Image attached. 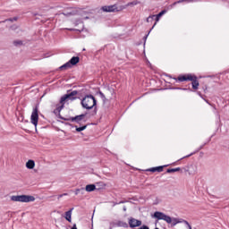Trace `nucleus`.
Wrapping results in <instances>:
<instances>
[{
  "label": "nucleus",
  "instance_id": "27",
  "mask_svg": "<svg viewBox=\"0 0 229 229\" xmlns=\"http://www.w3.org/2000/svg\"><path fill=\"white\" fill-rule=\"evenodd\" d=\"M180 3H185V0H179L177 2H174V4H180Z\"/></svg>",
  "mask_w": 229,
  "mask_h": 229
},
{
  "label": "nucleus",
  "instance_id": "18",
  "mask_svg": "<svg viewBox=\"0 0 229 229\" xmlns=\"http://www.w3.org/2000/svg\"><path fill=\"white\" fill-rule=\"evenodd\" d=\"M78 194H85V189H77L75 190V196H78Z\"/></svg>",
  "mask_w": 229,
  "mask_h": 229
},
{
  "label": "nucleus",
  "instance_id": "29",
  "mask_svg": "<svg viewBox=\"0 0 229 229\" xmlns=\"http://www.w3.org/2000/svg\"><path fill=\"white\" fill-rule=\"evenodd\" d=\"M140 229H149V227H148L147 225H143Z\"/></svg>",
  "mask_w": 229,
  "mask_h": 229
},
{
  "label": "nucleus",
  "instance_id": "16",
  "mask_svg": "<svg viewBox=\"0 0 229 229\" xmlns=\"http://www.w3.org/2000/svg\"><path fill=\"white\" fill-rule=\"evenodd\" d=\"M85 191L87 192H92V191H96V185L95 184H88V185H86Z\"/></svg>",
  "mask_w": 229,
  "mask_h": 229
},
{
  "label": "nucleus",
  "instance_id": "11",
  "mask_svg": "<svg viewBox=\"0 0 229 229\" xmlns=\"http://www.w3.org/2000/svg\"><path fill=\"white\" fill-rule=\"evenodd\" d=\"M192 78L193 80H190V81H192V89H194V90H198V88L199 87V81H198V77L192 75Z\"/></svg>",
  "mask_w": 229,
  "mask_h": 229
},
{
  "label": "nucleus",
  "instance_id": "4",
  "mask_svg": "<svg viewBox=\"0 0 229 229\" xmlns=\"http://www.w3.org/2000/svg\"><path fill=\"white\" fill-rule=\"evenodd\" d=\"M11 201L17 203H32L35 201V198L31 195H13L11 196Z\"/></svg>",
  "mask_w": 229,
  "mask_h": 229
},
{
  "label": "nucleus",
  "instance_id": "23",
  "mask_svg": "<svg viewBox=\"0 0 229 229\" xmlns=\"http://www.w3.org/2000/svg\"><path fill=\"white\" fill-rule=\"evenodd\" d=\"M137 4H139V1H137V0H135V1H133V2H131V3H129L128 4V6H137Z\"/></svg>",
  "mask_w": 229,
  "mask_h": 229
},
{
  "label": "nucleus",
  "instance_id": "28",
  "mask_svg": "<svg viewBox=\"0 0 229 229\" xmlns=\"http://www.w3.org/2000/svg\"><path fill=\"white\" fill-rule=\"evenodd\" d=\"M186 3H196L198 0H184Z\"/></svg>",
  "mask_w": 229,
  "mask_h": 229
},
{
  "label": "nucleus",
  "instance_id": "8",
  "mask_svg": "<svg viewBox=\"0 0 229 229\" xmlns=\"http://www.w3.org/2000/svg\"><path fill=\"white\" fill-rule=\"evenodd\" d=\"M142 225V221L137 220L133 217L129 218V225L131 228H137V226H140Z\"/></svg>",
  "mask_w": 229,
  "mask_h": 229
},
{
  "label": "nucleus",
  "instance_id": "12",
  "mask_svg": "<svg viewBox=\"0 0 229 229\" xmlns=\"http://www.w3.org/2000/svg\"><path fill=\"white\" fill-rule=\"evenodd\" d=\"M72 210H74V208H72L70 210L65 212V216L64 217H65L66 221H68L69 223H71V221H72Z\"/></svg>",
  "mask_w": 229,
  "mask_h": 229
},
{
  "label": "nucleus",
  "instance_id": "3",
  "mask_svg": "<svg viewBox=\"0 0 229 229\" xmlns=\"http://www.w3.org/2000/svg\"><path fill=\"white\" fill-rule=\"evenodd\" d=\"M81 105L83 108H86V110H92V108L97 105L96 98L92 95H87L82 98Z\"/></svg>",
  "mask_w": 229,
  "mask_h": 229
},
{
  "label": "nucleus",
  "instance_id": "6",
  "mask_svg": "<svg viewBox=\"0 0 229 229\" xmlns=\"http://www.w3.org/2000/svg\"><path fill=\"white\" fill-rule=\"evenodd\" d=\"M30 123L37 128V124H38V107L37 106L32 111Z\"/></svg>",
  "mask_w": 229,
  "mask_h": 229
},
{
  "label": "nucleus",
  "instance_id": "1",
  "mask_svg": "<svg viewBox=\"0 0 229 229\" xmlns=\"http://www.w3.org/2000/svg\"><path fill=\"white\" fill-rule=\"evenodd\" d=\"M153 217H155L156 219H158V220L165 221V223H168V225H171V223H172V225L174 226H176V225H178V223H184V225H187L189 229H192V227L191 226V224H189V222H187V220L178 219V218H171V216H169L160 211H156L153 215Z\"/></svg>",
  "mask_w": 229,
  "mask_h": 229
},
{
  "label": "nucleus",
  "instance_id": "7",
  "mask_svg": "<svg viewBox=\"0 0 229 229\" xmlns=\"http://www.w3.org/2000/svg\"><path fill=\"white\" fill-rule=\"evenodd\" d=\"M164 13H165V11H161L157 15L149 16L147 19V22H151V21H153V19H155L156 22L153 25L152 29L155 28V26H157V22H158V21H160V17H162V15H164Z\"/></svg>",
  "mask_w": 229,
  "mask_h": 229
},
{
  "label": "nucleus",
  "instance_id": "9",
  "mask_svg": "<svg viewBox=\"0 0 229 229\" xmlns=\"http://www.w3.org/2000/svg\"><path fill=\"white\" fill-rule=\"evenodd\" d=\"M72 123H77L78 124H81V123H85V114H80L75 117L70 118Z\"/></svg>",
  "mask_w": 229,
  "mask_h": 229
},
{
  "label": "nucleus",
  "instance_id": "32",
  "mask_svg": "<svg viewBox=\"0 0 229 229\" xmlns=\"http://www.w3.org/2000/svg\"><path fill=\"white\" fill-rule=\"evenodd\" d=\"M69 194H67V193H63V196H68Z\"/></svg>",
  "mask_w": 229,
  "mask_h": 229
},
{
  "label": "nucleus",
  "instance_id": "34",
  "mask_svg": "<svg viewBox=\"0 0 229 229\" xmlns=\"http://www.w3.org/2000/svg\"><path fill=\"white\" fill-rule=\"evenodd\" d=\"M145 38H148V35L145 37Z\"/></svg>",
  "mask_w": 229,
  "mask_h": 229
},
{
  "label": "nucleus",
  "instance_id": "24",
  "mask_svg": "<svg viewBox=\"0 0 229 229\" xmlns=\"http://www.w3.org/2000/svg\"><path fill=\"white\" fill-rule=\"evenodd\" d=\"M18 20V18L17 17H14V18H10V19H7V20H5V21H4L3 22H6V21H10V22H13V21H17Z\"/></svg>",
  "mask_w": 229,
  "mask_h": 229
},
{
  "label": "nucleus",
  "instance_id": "2",
  "mask_svg": "<svg viewBox=\"0 0 229 229\" xmlns=\"http://www.w3.org/2000/svg\"><path fill=\"white\" fill-rule=\"evenodd\" d=\"M76 96H78V92L76 90L63 96L60 99V102L56 105V108L54 110V114H60V112L64 110L65 101H74V99H76Z\"/></svg>",
  "mask_w": 229,
  "mask_h": 229
},
{
  "label": "nucleus",
  "instance_id": "15",
  "mask_svg": "<svg viewBox=\"0 0 229 229\" xmlns=\"http://www.w3.org/2000/svg\"><path fill=\"white\" fill-rule=\"evenodd\" d=\"M148 171H150V173H162V171H164V166L152 167L148 169Z\"/></svg>",
  "mask_w": 229,
  "mask_h": 229
},
{
  "label": "nucleus",
  "instance_id": "31",
  "mask_svg": "<svg viewBox=\"0 0 229 229\" xmlns=\"http://www.w3.org/2000/svg\"><path fill=\"white\" fill-rule=\"evenodd\" d=\"M60 198H64V195L63 194L59 195L58 199H60Z\"/></svg>",
  "mask_w": 229,
  "mask_h": 229
},
{
  "label": "nucleus",
  "instance_id": "17",
  "mask_svg": "<svg viewBox=\"0 0 229 229\" xmlns=\"http://www.w3.org/2000/svg\"><path fill=\"white\" fill-rule=\"evenodd\" d=\"M26 167H27V169H34V168H35V161H33V160H29V161L26 163Z\"/></svg>",
  "mask_w": 229,
  "mask_h": 229
},
{
  "label": "nucleus",
  "instance_id": "5",
  "mask_svg": "<svg viewBox=\"0 0 229 229\" xmlns=\"http://www.w3.org/2000/svg\"><path fill=\"white\" fill-rule=\"evenodd\" d=\"M80 63V57L78 56H73L69 62H67L66 64H63L60 69L61 71H64L65 69H71V67H72V65H76V64Z\"/></svg>",
  "mask_w": 229,
  "mask_h": 229
},
{
  "label": "nucleus",
  "instance_id": "25",
  "mask_svg": "<svg viewBox=\"0 0 229 229\" xmlns=\"http://www.w3.org/2000/svg\"><path fill=\"white\" fill-rule=\"evenodd\" d=\"M10 29L13 30V31H15L16 30H19V27L17 25H13L10 27Z\"/></svg>",
  "mask_w": 229,
  "mask_h": 229
},
{
  "label": "nucleus",
  "instance_id": "26",
  "mask_svg": "<svg viewBox=\"0 0 229 229\" xmlns=\"http://www.w3.org/2000/svg\"><path fill=\"white\" fill-rule=\"evenodd\" d=\"M99 95H100L101 98L103 99V101H106V98L105 97V94H103V92H99Z\"/></svg>",
  "mask_w": 229,
  "mask_h": 229
},
{
  "label": "nucleus",
  "instance_id": "19",
  "mask_svg": "<svg viewBox=\"0 0 229 229\" xmlns=\"http://www.w3.org/2000/svg\"><path fill=\"white\" fill-rule=\"evenodd\" d=\"M75 130L78 132L83 131L84 130H87V125H84V126H81V127L75 126Z\"/></svg>",
  "mask_w": 229,
  "mask_h": 229
},
{
  "label": "nucleus",
  "instance_id": "21",
  "mask_svg": "<svg viewBox=\"0 0 229 229\" xmlns=\"http://www.w3.org/2000/svg\"><path fill=\"white\" fill-rule=\"evenodd\" d=\"M178 171H180V167L167 169L166 173H178Z\"/></svg>",
  "mask_w": 229,
  "mask_h": 229
},
{
  "label": "nucleus",
  "instance_id": "10",
  "mask_svg": "<svg viewBox=\"0 0 229 229\" xmlns=\"http://www.w3.org/2000/svg\"><path fill=\"white\" fill-rule=\"evenodd\" d=\"M101 10L103 12H119V10L117 9V5L114 4V5H105L101 8Z\"/></svg>",
  "mask_w": 229,
  "mask_h": 229
},
{
  "label": "nucleus",
  "instance_id": "30",
  "mask_svg": "<svg viewBox=\"0 0 229 229\" xmlns=\"http://www.w3.org/2000/svg\"><path fill=\"white\" fill-rule=\"evenodd\" d=\"M72 229H78V227L76 226V224L73 225V226L72 227Z\"/></svg>",
  "mask_w": 229,
  "mask_h": 229
},
{
  "label": "nucleus",
  "instance_id": "33",
  "mask_svg": "<svg viewBox=\"0 0 229 229\" xmlns=\"http://www.w3.org/2000/svg\"><path fill=\"white\" fill-rule=\"evenodd\" d=\"M123 211L126 212V207H123Z\"/></svg>",
  "mask_w": 229,
  "mask_h": 229
},
{
  "label": "nucleus",
  "instance_id": "13",
  "mask_svg": "<svg viewBox=\"0 0 229 229\" xmlns=\"http://www.w3.org/2000/svg\"><path fill=\"white\" fill-rule=\"evenodd\" d=\"M179 81H191V80H193V77L191 74L188 75H182L178 78Z\"/></svg>",
  "mask_w": 229,
  "mask_h": 229
},
{
  "label": "nucleus",
  "instance_id": "20",
  "mask_svg": "<svg viewBox=\"0 0 229 229\" xmlns=\"http://www.w3.org/2000/svg\"><path fill=\"white\" fill-rule=\"evenodd\" d=\"M114 228H117V222L116 221H113L109 223V229H114Z\"/></svg>",
  "mask_w": 229,
  "mask_h": 229
},
{
  "label": "nucleus",
  "instance_id": "14",
  "mask_svg": "<svg viewBox=\"0 0 229 229\" xmlns=\"http://www.w3.org/2000/svg\"><path fill=\"white\" fill-rule=\"evenodd\" d=\"M116 226L118 228H128V223L121 220L116 221Z\"/></svg>",
  "mask_w": 229,
  "mask_h": 229
},
{
  "label": "nucleus",
  "instance_id": "22",
  "mask_svg": "<svg viewBox=\"0 0 229 229\" xmlns=\"http://www.w3.org/2000/svg\"><path fill=\"white\" fill-rule=\"evenodd\" d=\"M13 46H16V47L22 46V40H14Z\"/></svg>",
  "mask_w": 229,
  "mask_h": 229
}]
</instances>
